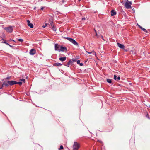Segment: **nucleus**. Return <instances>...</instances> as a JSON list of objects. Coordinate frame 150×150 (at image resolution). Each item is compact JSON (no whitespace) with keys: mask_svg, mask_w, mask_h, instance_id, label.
Returning <instances> with one entry per match:
<instances>
[{"mask_svg":"<svg viewBox=\"0 0 150 150\" xmlns=\"http://www.w3.org/2000/svg\"><path fill=\"white\" fill-rule=\"evenodd\" d=\"M138 26H139V28L142 30H143L144 31V32H147V31L144 28H143L140 25H138Z\"/></svg>","mask_w":150,"mask_h":150,"instance_id":"obj_15","label":"nucleus"},{"mask_svg":"<svg viewBox=\"0 0 150 150\" xmlns=\"http://www.w3.org/2000/svg\"><path fill=\"white\" fill-rule=\"evenodd\" d=\"M60 46L58 44H55V50L56 51H58L60 52Z\"/></svg>","mask_w":150,"mask_h":150,"instance_id":"obj_5","label":"nucleus"},{"mask_svg":"<svg viewBox=\"0 0 150 150\" xmlns=\"http://www.w3.org/2000/svg\"><path fill=\"white\" fill-rule=\"evenodd\" d=\"M60 52L62 51V52H67V48L65 47H63V46H60Z\"/></svg>","mask_w":150,"mask_h":150,"instance_id":"obj_6","label":"nucleus"},{"mask_svg":"<svg viewBox=\"0 0 150 150\" xmlns=\"http://www.w3.org/2000/svg\"><path fill=\"white\" fill-rule=\"evenodd\" d=\"M63 149V147L61 145L60 146V149Z\"/></svg>","mask_w":150,"mask_h":150,"instance_id":"obj_28","label":"nucleus"},{"mask_svg":"<svg viewBox=\"0 0 150 150\" xmlns=\"http://www.w3.org/2000/svg\"><path fill=\"white\" fill-rule=\"evenodd\" d=\"M86 52L88 53V54H91V52H87V51H86Z\"/></svg>","mask_w":150,"mask_h":150,"instance_id":"obj_36","label":"nucleus"},{"mask_svg":"<svg viewBox=\"0 0 150 150\" xmlns=\"http://www.w3.org/2000/svg\"><path fill=\"white\" fill-rule=\"evenodd\" d=\"M3 87V86H2V85L1 86V87H0V89H2Z\"/></svg>","mask_w":150,"mask_h":150,"instance_id":"obj_35","label":"nucleus"},{"mask_svg":"<svg viewBox=\"0 0 150 150\" xmlns=\"http://www.w3.org/2000/svg\"><path fill=\"white\" fill-rule=\"evenodd\" d=\"M117 46L121 49H124L125 48V46L122 44H121L119 43L117 44Z\"/></svg>","mask_w":150,"mask_h":150,"instance_id":"obj_9","label":"nucleus"},{"mask_svg":"<svg viewBox=\"0 0 150 150\" xmlns=\"http://www.w3.org/2000/svg\"><path fill=\"white\" fill-rule=\"evenodd\" d=\"M81 1V0H79V1Z\"/></svg>","mask_w":150,"mask_h":150,"instance_id":"obj_38","label":"nucleus"},{"mask_svg":"<svg viewBox=\"0 0 150 150\" xmlns=\"http://www.w3.org/2000/svg\"><path fill=\"white\" fill-rule=\"evenodd\" d=\"M128 0H126V1L125 4V6L127 9H131L132 8L131 6L129 3L128 2Z\"/></svg>","mask_w":150,"mask_h":150,"instance_id":"obj_3","label":"nucleus"},{"mask_svg":"<svg viewBox=\"0 0 150 150\" xmlns=\"http://www.w3.org/2000/svg\"><path fill=\"white\" fill-rule=\"evenodd\" d=\"M94 31H95V32L96 33V36H97V33H96V30H95V29H94Z\"/></svg>","mask_w":150,"mask_h":150,"instance_id":"obj_29","label":"nucleus"},{"mask_svg":"<svg viewBox=\"0 0 150 150\" xmlns=\"http://www.w3.org/2000/svg\"><path fill=\"white\" fill-rule=\"evenodd\" d=\"M9 85L12 86L14 84H16V81H8V82Z\"/></svg>","mask_w":150,"mask_h":150,"instance_id":"obj_7","label":"nucleus"},{"mask_svg":"<svg viewBox=\"0 0 150 150\" xmlns=\"http://www.w3.org/2000/svg\"><path fill=\"white\" fill-rule=\"evenodd\" d=\"M114 79L115 80H116L117 81H119L120 79V76H118L117 77V76L115 75H114Z\"/></svg>","mask_w":150,"mask_h":150,"instance_id":"obj_12","label":"nucleus"},{"mask_svg":"<svg viewBox=\"0 0 150 150\" xmlns=\"http://www.w3.org/2000/svg\"><path fill=\"white\" fill-rule=\"evenodd\" d=\"M66 57H60L59 58L60 60L62 62L64 61L66 59Z\"/></svg>","mask_w":150,"mask_h":150,"instance_id":"obj_14","label":"nucleus"},{"mask_svg":"<svg viewBox=\"0 0 150 150\" xmlns=\"http://www.w3.org/2000/svg\"><path fill=\"white\" fill-rule=\"evenodd\" d=\"M69 65H68V63L66 65H65V66H68V67H69Z\"/></svg>","mask_w":150,"mask_h":150,"instance_id":"obj_34","label":"nucleus"},{"mask_svg":"<svg viewBox=\"0 0 150 150\" xmlns=\"http://www.w3.org/2000/svg\"><path fill=\"white\" fill-rule=\"evenodd\" d=\"M20 80L23 82H25V79H20Z\"/></svg>","mask_w":150,"mask_h":150,"instance_id":"obj_25","label":"nucleus"},{"mask_svg":"<svg viewBox=\"0 0 150 150\" xmlns=\"http://www.w3.org/2000/svg\"><path fill=\"white\" fill-rule=\"evenodd\" d=\"M128 2H129V4H130L131 5H132V4L131 2L128 1Z\"/></svg>","mask_w":150,"mask_h":150,"instance_id":"obj_31","label":"nucleus"},{"mask_svg":"<svg viewBox=\"0 0 150 150\" xmlns=\"http://www.w3.org/2000/svg\"><path fill=\"white\" fill-rule=\"evenodd\" d=\"M52 27V29L53 30H54V31H56V28H55L54 27V26H53V27Z\"/></svg>","mask_w":150,"mask_h":150,"instance_id":"obj_23","label":"nucleus"},{"mask_svg":"<svg viewBox=\"0 0 150 150\" xmlns=\"http://www.w3.org/2000/svg\"><path fill=\"white\" fill-rule=\"evenodd\" d=\"M85 19H86V18H85V17H83V18H82V20H83H83H85Z\"/></svg>","mask_w":150,"mask_h":150,"instance_id":"obj_30","label":"nucleus"},{"mask_svg":"<svg viewBox=\"0 0 150 150\" xmlns=\"http://www.w3.org/2000/svg\"><path fill=\"white\" fill-rule=\"evenodd\" d=\"M53 65L54 66H60L62 65L61 64L59 63H55L53 64Z\"/></svg>","mask_w":150,"mask_h":150,"instance_id":"obj_13","label":"nucleus"},{"mask_svg":"<svg viewBox=\"0 0 150 150\" xmlns=\"http://www.w3.org/2000/svg\"><path fill=\"white\" fill-rule=\"evenodd\" d=\"M28 26L30 27L31 28H33V25L32 23H30L28 25Z\"/></svg>","mask_w":150,"mask_h":150,"instance_id":"obj_19","label":"nucleus"},{"mask_svg":"<svg viewBox=\"0 0 150 150\" xmlns=\"http://www.w3.org/2000/svg\"><path fill=\"white\" fill-rule=\"evenodd\" d=\"M44 8H44V7H42L41 8V10H43V9Z\"/></svg>","mask_w":150,"mask_h":150,"instance_id":"obj_33","label":"nucleus"},{"mask_svg":"<svg viewBox=\"0 0 150 150\" xmlns=\"http://www.w3.org/2000/svg\"><path fill=\"white\" fill-rule=\"evenodd\" d=\"M65 38L67 39L70 42H71L72 43H73L74 45H75L78 46V43L74 39L69 37Z\"/></svg>","mask_w":150,"mask_h":150,"instance_id":"obj_1","label":"nucleus"},{"mask_svg":"<svg viewBox=\"0 0 150 150\" xmlns=\"http://www.w3.org/2000/svg\"><path fill=\"white\" fill-rule=\"evenodd\" d=\"M62 3H63L64 1V0H62Z\"/></svg>","mask_w":150,"mask_h":150,"instance_id":"obj_37","label":"nucleus"},{"mask_svg":"<svg viewBox=\"0 0 150 150\" xmlns=\"http://www.w3.org/2000/svg\"><path fill=\"white\" fill-rule=\"evenodd\" d=\"M14 27L10 26L9 27H6L4 28V29L7 32L9 33L12 32L13 30V28Z\"/></svg>","mask_w":150,"mask_h":150,"instance_id":"obj_2","label":"nucleus"},{"mask_svg":"<svg viewBox=\"0 0 150 150\" xmlns=\"http://www.w3.org/2000/svg\"><path fill=\"white\" fill-rule=\"evenodd\" d=\"M47 25V24L46 23H45V25L44 26H42V27L43 28H45V27H46Z\"/></svg>","mask_w":150,"mask_h":150,"instance_id":"obj_27","label":"nucleus"},{"mask_svg":"<svg viewBox=\"0 0 150 150\" xmlns=\"http://www.w3.org/2000/svg\"><path fill=\"white\" fill-rule=\"evenodd\" d=\"M50 25H51V27L54 26V25L52 21H51L50 22Z\"/></svg>","mask_w":150,"mask_h":150,"instance_id":"obj_22","label":"nucleus"},{"mask_svg":"<svg viewBox=\"0 0 150 150\" xmlns=\"http://www.w3.org/2000/svg\"><path fill=\"white\" fill-rule=\"evenodd\" d=\"M18 41L19 42H23V40L21 39H18Z\"/></svg>","mask_w":150,"mask_h":150,"instance_id":"obj_24","label":"nucleus"},{"mask_svg":"<svg viewBox=\"0 0 150 150\" xmlns=\"http://www.w3.org/2000/svg\"><path fill=\"white\" fill-rule=\"evenodd\" d=\"M72 60L73 61L70 60L68 62V65H70L71 64H72L73 62L75 61V60L73 59H72Z\"/></svg>","mask_w":150,"mask_h":150,"instance_id":"obj_16","label":"nucleus"},{"mask_svg":"<svg viewBox=\"0 0 150 150\" xmlns=\"http://www.w3.org/2000/svg\"><path fill=\"white\" fill-rule=\"evenodd\" d=\"M16 84H19L20 85H21L22 84V82H16Z\"/></svg>","mask_w":150,"mask_h":150,"instance_id":"obj_21","label":"nucleus"},{"mask_svg":"<svg viewBox=\"0 0 150 150\" xmlns=\"http://www.w3.org/2000/svg\"><path fill=\"white\" fill-rule=\"evenodd\" d=\"M77 63L78 64H79L81 66H82L83 65V64L82 63H80V61L79 60H78L77 61Z\"/></svg>","mask_w":150,"mask_h":150,"instance_id":"obj_17","label":"nucleus"},{"mask_svg":"<svg viewBox=\"0 0 150 150\" xmlns=\"http://www.w3.org/2000/svg\"><path fill=\"white\" fill-rule=\"evenodd\" d=\"M79 147V144L76 142H74L73 146V149L74 150H77Z\"/></svg>","mask_w":150,"mask_h":150,"instance_id":"obj_4","label":"nucleus"},{"mask_svg":"<svg viewBox=\"0 0 150 150\" xmlns=\"http://www.w3.org/2000/svg\"><path fill=\"white\" fill-rule=\"evenodd\" d=\"M4 43H5L7 45H9L10 47H12V46H11V45H10L9 44H8V43L6 42V40L4 41Z\"/></svg>","mask_w":150,"mask_h":150,"instance_id":"obj_20","label":"nucleus"},{"mask_svg":"<svg viewBox=\"0 0 150 150\" xmlns=\"http://www.w3.org/2000/svg\"><path fill=\"white\" fill-rule=\"evenodd\" d=\"M30 55H33L36 53L35 50L33 49H31L30 51Z\"/></svg>","mask_w":150,"mask_h":150,"instance_id":"obj_8","label":"nucleus"},{"mask_svg":"<svg viewBox=\"0 0 150 150\" xmlns=\"http://www.w3.org/2000/svg\"><path fill=\"white\" fill-rule=\"evenodd\" d=\"M10 77H8L6 78V79H10Z\"/></svg>","mask_w":150,"mask_h":150,"instance_id":"obj_32","label":"nucleus"},{"mask_svg":"<svg viewBox=\"0 0 150 150\" xmlns=\"http://www.w3.org/2000/svg\"><path fill=\"white\" fill-rule=\"evenodd\" d=\"M8 81H4L3 82L2 86H5L6 87H8L9 86V84L8 83Z\"/></svg>","mask_w":150,"mask_h":150,"instance_id":"obj_10","label":"nucleus"},{"mask_svg":"<svg viewBox=\"0 0 150 150\" xmlns=\"http://www.w3.org/2000/svg\"><path fill=\"white\" fill-rule=\"evenodd\" d=\"M107 82L110 83H112V80L111 79H107Z\"/></svg>","mask_w":150,"mask_h":150,"instance_id":"obj_18","label":"nucleus"},{"mask_svg":"<svg viewBox=\"0 0 150 150\" xmlns=\"http://www.w3.org/2000/svg\"><path fill=\"white\" fill-rule=\"evenodd\" d=\"M111 16H113L114 15H116V11L114 10H112L111 11Z\"/></svg>","mask_w":150,"mask_h":150,"instance_id":"obj_11","label":"nucleus"},{"mask_svg":"<svg viewBox=\"0 0 150 150\" xmlns=\"http://www.w3.org/2000/svg\"><path fill=\"white\" fill-rule=\"evenodd\" d=\"M28 25V24H30V21L29 20H27V21Z\"/></svg>","mask_w":150,"mask_h":150,"instance_id":"obj_26","label":"nucleus"}]
</instances>
